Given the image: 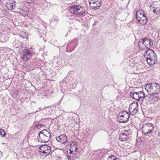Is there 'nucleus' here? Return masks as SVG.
<instances>
[{
  "instance_id": "1",
  "label": "nucleus",
  "mask_w": 160,
  "mask_h": 160,
  "mask_svg": "<svg viewBox=\"0 0 160 160\" xmlns=\"http://www.w3.org/2000/svg\"><path fill=\"white\" fill-rule=\"evenodd\" d=\"M145 89L149 94L154 95L157 98L160 96V86L156 83H149L146 85Z\"/></svg>"
},
{
  "instance_id": "2",
  "label": "nucleus",
  "mask_w": 160,
  "mask_h": 160,
  "mask_svg": "<svg viewBox=\"0 0 160 160\" xmlns=\"http://www.w3.org/2000/svg\"><path fill=\"white\" fill-rule=\"evenodd\" d=\"M144 57L147 59V63L150 66L153 67L156 63H157V55L154 51L151 49L146 50L144 53Z\"/></svg>"
},
{
  "instance_id": "3",
  "label": "nucleus",
  "mask_w": 160,
  "mask_h": 160,
  "mask_svg": "<svg viewBox=\"0 0 160 160\" xmlns=\"http://www.w3.org/2000/svg\"><path fill=\"white\" fill-rule=\"evenodd\" d=\"M51 134L46 129H43L38 134V139L39 142L45 143L49 141Z\"/></svg>"
},
{
  "instance_id": "4",
  "label": "nucleus",
  "mask_w": 160,
  "mask_h": 160,
  "mask_svg": "<svg viewBox=\"0 0 160 160\" xmlns=\"http://www.w3.org/2000/svg\"><path fill=\"white\" fill-rule=\"evenodd\" d=\"M69 10L71 13L78 16L83 15L85 12L84 8L79 5L70 7Z\"/></svg>"
},
{
  "instance_id": "5",
  "label": "nucleus",
  "mask_w": 160,
  "mask_h": 160,
  "mask_svg": "<svg viewBox=\"0 0 160 160\" xmlns=\"http://www.w3.org/2000/svg\"><path fill=\"white\" fill-rule=\"evenodd\" d=\"M153 125L151 123L147 122L143 125L142 128V130L143 134L149 136L153 130Z\"/></svg>"
},
{
  "instance_id": "6",
  "label": "nucleus",
  "mask_w": 160,
  "mask_h": 160,
  "mask_svg": "<svg viewBox=\"0 0 160 160\" xmlns=\"http://www.w3.org/2000/svg\"><path fill=\"white\" fill-rule=\"evenodd\" d=\"M130 117L129 113L126 111L119 113L117 118V120L119 123H125L127 122Z\"/></svg>"
},
{
  "instance_id": "7",
  "label": "nucleus",
  "mask_w": 160,
  "mask_h": 160,
  "mask_svg": "<svg viewBox=\"0 0 160 160\" xmlns=\"http://www.w3.org/2000/svg\"><path fill=\"white\" fill-rule=\"evenodd\" d=\"M130 96L133 99L139 101H142L145 97V94L142 91L131 92Z\"/></svg>"
},
{
  "instance_id": "8",
  "label": "nucleus",
  "mask_w": 160,
  "mask_h": 160,
  "mask_svg": "<svg viewBox=\"0 0 160 160\" xmlns=\"http://www.w3.org/2000/svg\"><path fill=\"white\" fill-rule=\"evenodd\" d=\"M132 130L129 129L124 130V132L121 133L119 135V139L122 141H125L130 139L131 137Z\"/></svg>"
},
{
  "instance_id": "9",
  "label": "nucleus",
  "mask_w": 160,
  "mask_h": 160,
  "mask_svg": "<svg viewBox=\"0 0 160 160\" xmlns=\"http://www.w3.org/2000/svg\"><path fill=\"white\" fill-rule=\"evenodd\" d=\"M138 104L137 102H134L131 104L129 107V110L132 115L136 114L138 112Z\"/></svg>"
},
{
  "instance_id": "10",
  "label": "nucleus",
  "mask_w": 160,
  "mask_h": 160,
  "mask_svg": "<svg viewBox=\"0 0 160 160\" xmlns=\"http://www.w3.org/2000/svg\"><path fill=\"white\" fill-rule=\"evenodd\" d=\"M101 0H89L90 7L94 10L98 9L101 5Z\"/></svg>"
},
{
  "instance_id": "11",
  "label": "nucleus",
  "mask_w": 160,
  "mask_h": 160,
  "mask_svg": "<svg viewBox=\"0 0 160 160\" xmlns=\"http://www.w3.org/2000/svg\"><path fill=\"white\" fill-rule=\"evenodd\" d=\"M39 151L43 154L48 155L51 152V147L47 145H44L40 146Z\"/></svg>"
},
{
  "instance_id": "12",
  "label": "nucleus",
  "mask_w": 160,
  "mask_h": 160,
  "mask_svg": "<svg viewBox=\"0 0 160 160\" xmlns=\"http://www.w3.org/2000/svg\"><path fill=\"white\" fill-rule=\"evenodd\" d=\"M143 43H144L145 50H147V49H149L150 48L152 47L153 45L152 41L151 39L145 38L143 39Z\"/></svg>"
},
{
  "instance_id": "13",
  "label": "nucleus",
  "mask_w": 160,
  "mask_h": 160,
  "mask_svg": "<svg viewBox=\"0 0 160 160\" xmlns=\"http://www.w3.org/2000/svg\"><path fill=\"white\" fill-rule=\"evenodd\" d=\"M32 55V54L30 52L28 49H26L24 52L22 58L23 60H27L31 58Z\"/></svg>"
},
{
  "instance_id": "14",
  "label": "nucleus",
  "mask_w": 160,
  "mask_h": 160,
  "mask_svg": "<svg viewBox=\"0 0 160 160\" xmlns=\"http://www.w3.org/2000/svg\"><path fill=\"white\" fill-rule=\"evenodd\" d=\"M57 140L62 144L65 143L67 142L68 138L67 136L64 134H62L56 137Z\"/></svg>"
},
{
  "instance_id": "15",
  "label": "nucleus",
  "mask_w": 160,
  "mask_h": 160,
  "mask_svg": "<svg viewBox=\"0 0 160 160\" xmlns=\"http://www.w3.org/2000/svg\"><path fill=\"white\" fill-rule=\"evenodd\" d=\"M78 39L77 38H75L71 42H69L67 46V47H72V50L71 51H72L74 49V48L76 47L78 45Z\"/></svg>"
},
{
  "instance_id": "16",
  "label": "nucleus",
  "mask_w": 160,
  "mask_h": 160,
  "mask_svg": "<svg viewBox=\"0 0 160 160\" xmlns=\"http://www.w3.org/2000/svg\"><path fill=\"white\" fill-rule=\"evenodd\" d=\"M137 20L142 25L146 24L147 22V19L145 15L142 17H140Z\"/></svg>"
},
{
  "instance_id": "17",
  "label": "nucleus",
  "mask_w": 160,
  "mask_h": 160,
  "mask_svg": "<svg viewBox=\"0 0 160 160\" xmlns=\"http://www.w3.org/2000/svg\"><path fill=\"white\" fill-rule=\"evenodd\" d=\"M7 5L8 8L11 9H13L15 7V2L12 0L10 1L9 2L7 3Z\"/></svg>"
},
{
  "instance_id": "18",
  "label": "nucleus",
  "mask_w": 160,
  "mask_h": 160,
  "mask_svg": "<svg viewBox=\"0 0 160 160\" xmlns=\"http://www.w3.org/2000/svg\"><path fill=\"white\" fill-rule=\"evenodd\" d=\"M143 38H142L140 41L138 42V45L140 48L142 50H145V48L144 46V43H143Z\"/></svg>"
},
{
  "instance_id": "19",
  "label": "nucleus",
  "mask_w": 160,
  "mask_h": 160,
  "mask_svg": "<svg viewBox=\"0 0 160 160\" xmlns=\"http://www.w3.org/2000/svg\"><path fill=\"white\" fill-rule=\"evenodd\" d=\"M145 15L144 14L143 12L141 11H139L137 12L136 14V18L137 20L140 17H142Z\"/></svg>"
},
{
  "instance_id": "20",
  "label": "nucleus",
  "mask_w": 160,
  "mask_h": 160,
  "mask_svg": "<svg viewBox=\"0 0 160 160\" xmlns=\"http://www.w3.org/2000/svg\"><path fill=\"white\" fill-rule=\"evenodd\" d=\"M153 12L154 13H156L157 14H159L160 13V6L157 7H154Z\"/></svg>"
},
{
  "instance_id": "21",
  "label": "nucleus",
  "mask_w": 160,
  "mask_h": 160,
  "mask_svg": "<svg viewBox=\"0 0 160 160\" xmlns=\"http://www.w3.org/2000/svg\"><path fill=\"white\" fill-rule=\"evenodd\" d=\"M20 36L22 37L23 38H26L27 37V33L24 31H22L21 32Z\"/></svg>"
},
{
  "instance_id": "22",
  "label": "nucleus",
  "mask_w": 160,
  "mask_h": 160,
  "mask_svg": "<svg viewBox=\"0 0 160 160\" xmlns=\"http://www.w3.org/2000/svg\"><path fill=\"white\" fill-rule=\"evenodd\" d=\"M21 45V42L18 41H16L14 43L13 46L15 48H18Z\"/></svg>"
},
{
  "instance_id": "23",
  "label": "nucleus",
  "mask_w": 160,
  "mask_h": 160,
  "mask_svg": "<svg viewBox=\"0 0 160 160\" xmlns=\"http://www.w3.org/2000/svg\"><path fill=\"white\" fill-rule=\"evenodd\" d=\"M6 133L5 131L2 129H0V135L2 137H4Z\"/></svg>"
},
{
  "instance_id": "24",
  "label": "nucleus",
  "mask_w": 160,
  "mask_h": 160,
  "mask_svg": "<svg viewBox=\"0 0 160 160\" xmlns=\"http://www.w3.org/2000/svg\"><path fill=\"white\" fill-rule=\"evenodd\" d=\"M108 160H119L118 159L116 158L115 156L113 155L109 156L108 158Z\"/></svg>"
},
{
  "instance_id": "25",
  "label": "nucleus",
  "mask_w": 160,
  "mask_h": 160,
  "mask_svg": "<svg viewBox=\"0 0 160 160\" xmlns=\"http://www.w3.org/2000/svg\"><path fill=\"white\" fill-rule=\"evenodd\" d=\"M158 138L159 139V137H160V132H159L158 134Z\"/></svg>"
},
{
  "instance_id": "26",
  "label": "nucleus",
  "mask_w": 160,
  "mask_h": 160,
  "mask_svg": "<svg viewBox=\"0 0 160 160\" xmlns=\"http://www.w3.org/2000/svg\"><path fill=\"white\" fill-rule=\"evenodd\" d=\"M71 156L69 157V158L70 160H72L73 159H74V158L73 159L72 158H71Z\"/></svg>"
},
{
  "instance_id": "27",
  "label": "nucleus",
  "mask_w": 160,
  "mask_h": 160,
  "mask_svg": "<svg viewBox=\"0 0 160 160\" xmlns=\"http://www.w3.org/2000/svg\"><path fill=\"white\" fill-rule=\"evenodd\" d=\"M69 150L70 151V153H72V151H71V150Z\"/></svg>"
},
{
  "instance_id": "28",
  "label": "nucleus",
  "mask_w": 160,
  "mask_h": 160,
  "mask_svg": "<svg viewBox=\"0 0 160 160\" xmlns=\"http://www.w3.org/2000/svg\"><path fill=\"white\" fill-rule=\"evenodd\" d=\"M56 20V21H58V19H57Z\"/></svg>"
},
{
  "instance_id": "29",
  "label": "nucleus",
  "mask_w": 160,
  "mask_h": 160,
  "mask_svg": "<svg viewBox=\"0 0 160 160\" xmlns=\"http://www.w3.org/2000/svg\"><path fill=\"white\" fill-rule=\"evenodd\" d=\"M41 110V109L40 108H39V109H38V110H39V111H40V110Z\"/></svg>"
},
{
  "instance_id": "30",
  "label": "nucleus",
  "mask_w": 160,
  "mask_h": 160,
  "mask_svg": "<svg viewBox=\"0 0 160 160\" xmlns=\"http://www.w3.org/2000/svg\"><path fill=\"white\" fill-rule=\"evenodd\" d=\"M77 149V148L76 147L75 148V150H76V149Z\"/></svg>"
},
{
  "instance_id": "31",
  "label": "nucleus",
  "mask_w": 160,
  "mask_h": 160,
  "mask_svg": "<svg viewBox=\"0 0 160 160\" xmlns=\"http://www.w3.org/2000/svg\"><path fill=\"white\" fill-rule=\"evenodd\" d=\"M39 111V110H37V111H36V112H38V111Z\"/></svg>"
}]
</instances>
